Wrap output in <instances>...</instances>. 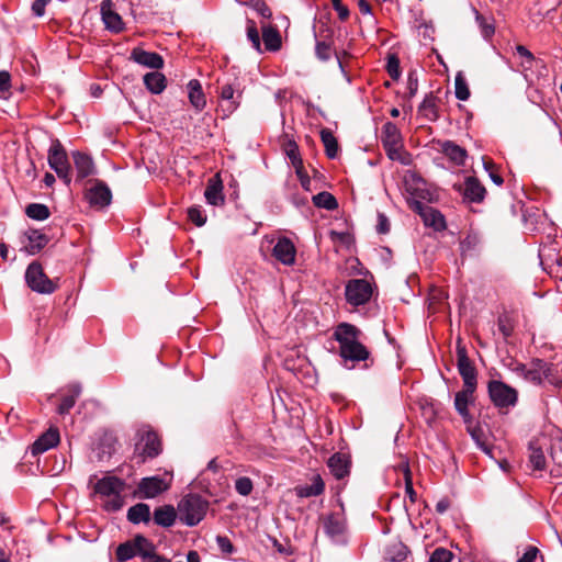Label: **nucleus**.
<instances>
[{"mask_svg":"<svg viewBox=\"0 0 562 562\" xmlns=\"http://www.w3.org/2000/svg\"><path fill=\"white\" fill-rule=\"evenodd\" d=\"M361 330L352 324L340 323L336 326L333 337L339 345L342 366L352 369L356 363L370 357L367 347L360 341Z\"/></svg>","mask_w":562,"mask_h":562,"instance_id":"1","label":"nucleus"},{"mask_svg":"<svg viewBox=\"0 0 562 562\" xmlns=\"http://www.w3.org/2000/svg\"><path fill=\"white\" fill-rule=\"evenodd\" d=\"M381 142L391 160L398 161L404 166L411 164L408 153L403 149L402 134L396 124L393 122L384 123L382 126Z\"/></svg>","mask_w":562,"mask_h":562,"instance_id":"2","label":"nucleus"},{"mask_svg":"<svg viewBox=\"0 0 562 562\" xmlns=\"http://www.w3.org/2000/svg\"><path fill=\"white\" fill-rule=\"evenodd\" d=\"M125 488V482L112 475L103 476L98 480L94 485V491L97 494L108 497L104 503V508L108 512H117L123 507L124 501L122 493Z\"/></svg>","mask_w":562,"mask_h":562,"instance_id":"3","label":"nucleus"},{"mask_svg":"<svg viewBox=\"0 0 562 562\" xmlns=\"http://www.w3.org/2000/svg\"><path fill=\"white\" fill-rule=\"evenodd\" d=\"M209 502L198 494L184 496L178 504L181 522L189 527L196 526L206 515Z\"/></svg>","mask_w":562,"mask_h":562,"instance_id":"4","label":"nucleus"},{"mask_svg":"<svg viewBox=\"0 0 562 562\" xmlns=\"http://www.w3.org/2000/svg\"><path fill=\"white\" fill-rule=\"evenodd\" d=\"M517 371L522 374V376L533 383L541 384L544 380L553 385H558L559 379L553 374L554 367L542 359H533L529 366L520 364L517 368Z\"/></svg>","mask_w":562,"mask_h":562,"instance_id":"5","label":"nucleus"},{"mask_svg":"<svg viewBox=\"0 0 562 562\" xmlns=\"http://www.w3.org/2000/svg\"><path fill=\"white\" fill-rule=\"evenodd\" d=\"M373 295V285L366 279H350L345 285V297L353 307L366 305Z\"/></svg>","mask_w":562,"mask_h":562,"instance_id":"6","label":"nucleus"},{"mask_svg":"<svg viewBox=\"0 0 562 562\" xmlns=\"http://www.w3.org/2000/svg\"><path fill=\"white\" fill-rule=\"evenodd\" d=\"M25 281L32 291L40 294H52L57 289L55 282L44 272L42 265L36 261L27 266Z\"/></svg>","mask_w":562,"mask_h":562,"instance_id":"7","label":"nucleus"},{"mask_svg":"<svg viewBox=\"0 0 562 562\" xmlns=\"http://www.w3.org/2000/svg\"><path fill=\"white\" fill-rule=\"evenodd\" d=\"M487 389L490 398L496 407L503 409L516 405L518 393L514 387L502 381L492 380L488 382Z\"/></svg>","mask_w":562,"mask_h":562,"instance_id":"8","label":"nucleus"},{"mask_svg":"<svg viewBox=\"0 0 562 562\" xmlns=\"http://www.w3.org/2000/svg\"><path fill=\"white\" fill-rule=\"evenodd\" d=\"M172 476L166 473L164 476L153 475L143 477L137 485V495L139 498H155L171 486Z\"/></svg>","mask_w":562,"mask_h":562,"instance_id":"9","label":"nucleus"},{"mask_svg":"<svg viewBox=\"0 0 562 562\" xmlns=\"http://www.w3.org/2000/svg\"><path fill=\"white\" fill-rule=\"evenodd\" d=\"M48 165L67 186L70 184V165L59 142L53 144L48 150Z\"/></svg>","mask_w":562,"mask_h":562,"instance_id":"10","label":"nucleus"},{"mask_svg":"<svg viewBox=\"0 0 562 562\" xmlns=\"http://www.w3.org/2000/svg\"><path fill=\"white\" fill-rule=\"evenodd\" d=\"M457 368L463 380V387L475 391L477 384L476 369L468 357L467 348L461 345L460 340L457 345Z\"/></svg>","mask_w":562,"mask_h":562,"instance_id":"11","label":"nucleus"},{"mask_svg":"<svg viewBox=\"0 0 562 562\" xmlns=\"http://www.w3.org/2000/svg\"><path fill=\"white\" fill-rule=\"evenodd\" d=\"M324 531L333 543L346 546L348 543L346 519L340 514H329L324 519Z\"/></svg>","mask_w":562,"mask_h":562,"instance_id":"12","label":"nucleus"},{"mask_svg":"<svg viewBox=\"0 0 562 562\" xmlns=\"http://www.w3.org/2000/svg\"><path fill=\"white\" fill-rule=\"evenodd\" d=\"M453 188L467 203H480L484 200L486 193L484 186L471 176L467 177L463 182L456 183Z\"/></svg>","mask_w":562,"mask_h":562,"instance_id":"13","label":"nucleus"},{"mask_svg":"<svg viewBox=\"0 0 562 562\" xmlns=\"http://www.w3.org/2000/svg\"><path fill=\"white\" fill-rule=\"evenodd\" d=\"M91 187L86 190V200L91 206L103 209L111 204L112 192L108 184L101 180H91Z\"/></svg>","mask_w":562,"mask_h":562,"instance_id":"14","label":"nucleus"},{"mask_svg":"<svg viewBox=\"0 0 562 562\" xmlns=\"http://www.w3.org/2000/svg\"><path fill=\"white\" fill-rule=\"evenodd\" d=\"M161 451V443L154 431H146L140 440L135 445V454L139 458L138 462H145L147 459L157 457Z\"/></svg>","mask_w":562,"mask_h":562,"instance_id":"15","label":"nucleus"},{"mask_svg":"<svg viewBox=\"0 0 562 562\" xmlns=\"http://www.w3.org/2000/svg\"><path fill=\"white\" fill-rule=\"evenodd\" d=\"M411 207L420 215L426 226L432 227L435 231H442L446 228V221L443 215L434 207L414 200Z\"/></svg>","mask_w":562,"mask_h":562,"instance_id":"16","label":"nucleus"},{"mask_svg":"<svg viewBox=\"0 0 562 562\" xmlns=\"http://www.w3.org/2000/svg\"><path fill=\"white\" fill-rule=\"evenodd\" d=\"M100 11L106 30L113 33H120L123 31L124 23L121 15L114 11L113 2L111 0H102Z\"/></svg>","mask_w":562,"mask_h":562,"instance_id":"17","label":"nucleus"},{"mask_svg":"<svg viewBox=\"0 0 562 562\" xmlns=\"http://www.w3.org/2000/svg\"><path fill=\"white\" fill-rule=\"evenodd\" d=\"M327 467L335 479L342 480L350 474V457L344 452H336L328 459Z\"/></svg>","mask_w":562,"mask_h":562,"instance_id":"18","label":"nucleus"},{"mask_svg":"<svg viewBox=\"0 0 562 562\" xmlns=\"http://www.w3.org/2000/svg\"><path fill=\"white\" fill-rule=\"evenodd\" d=\"M272 255L281 263L292 266L295 262L296 249L288 237H281L276 243Z\"/></svg>","mask_w":562,"mask_h":562,"instance_id":"19","label":"nucleus"},{"mask_svg":"<svg viewBox=\"0 0 562 562\" xmlns=\"http://www.w3.org/2000/svg\"><path fill=\"white\" fill-rule=\"evenodd\" d=\"M60 437L57 428L50 427L42 434L32 445V454L44 453L59 443Z\"/></svg>","mask_w":562,"mask_h":562,"instance_id":"20","label":"nucleus"},{"mask_svg":"<svg viewBox=\"0 0 562 562\" xmlns=\"http://www.w3.org/2000/svg\"><path fill=\"white\" fill-rule=\"evenodd\" d=\"M220 97L226 103L224 111L232 114L239 106L241 91L233 83H225L221 87Z\"/></svg>","mask_w":562,"mask_h":562,"instance_id":"21","label":"nucleus"},{"mask_svg":"<svg viewBox=\"0 0 562 562\" xmlns=\"http://www.w3.org/2000/svg\"><path fill=\"white\" fill-rule=\"evenodd\" d=\"M72 159L77 171V178L82 180L97 172L93 159L81 151H74Z\"/></svg>","mask_w":562,"mask_h":562,"instance_id":"22","label":"nucleus"},{"mask_svg":"<svg viewBox=\"0 0 562 562\" xmlns=\"http://www.w3.org/2000/svg\"><path fill=\"white\" fill-rule=\"evenodd\" d=\"M474 390L463 387V390L457 392L454 395V408L465 423L471 420V415L468 407L474 401Z\"/></svg>","mask_w":562,"mask_h":562,"instance_id":"23","label":"nucleus"},{"mask_svg":"<svg viewBox=\"0 0 562 562\" xmlns=\"http://www.w3.org/2000/svg\"><path fill=\"white\" fill-rule=\"evenodd\" d=\"M132 58L135 63L151 69H160L164 66L162 57L154 52L134 49L132 52Z\"/></svg>","mask_w":562,"mask_h":562,"instance_id":"24","label":"nucleus"},{"mask_svg":"<svg viewBox=\"0 0 562 562\" xmlns=\"http://www.w3.org/2000/svg\"><path fill=\"white\" fill-rule=\"evenodd\" d=\"M325 491V483L319 474L312 477V483L306 485H299L295 487V494L301 498H308L318 496Z\"/></svg>","mask_w":562,"mask_h":562,"instance_id":"25","label":"nucleus"},{"mask_svg":"<svg viewBox=\"0 0 562 562\" xmlns=\"http://www.w3.org/2000/svg\"><path fill=\"white\" fill-rule=\"evenodd\" d=\"M133 543L135 547L136 555L142 557L144 560L155 562L156 558H161V555L156 554L155 546L144 536H136L133 539Z\"/></svg>","mask_w":562,"mask_h":562,"instance_id":"26","label":"nucleus"},{"mask_svg":"<svg viewBox=\"0 0 562 562\" xmlns=\"http://www.w3.org/2000/svg\"><path fill=\"white\" fill-rule=\"evenodd\" d=\"M188 97L192 106L199 112L202 111L206 105V100L200 81L191 79L188 82Z\"/></svg>","mask_w":562,"mask_h":562,"instance_id":"27","label":"nucleus"},{"mask_svg":"<svg viewBox=\"0 0 562 562\" xmlns=\"http://www.w3.org/2000/svg\"><path fill=\"white\" fill-rule=\"evenodd\" d=\"M177 518V512L171 505H164L154 510V521L156 525L169 528L173 526Z\"/></svg>","mask_w":562,"mask_h":562,"instance_id":"28","label":"nucleus"},{"mask_svg":"<svg viewBox=\"0 0 562 562\" xmlns=\"http://www.w3.org/2000/svg\"><path fill=\"white\" fill-rule=\"evenodd\" d=\"M205 200L209 204L218 206L224 203L223 184L220 180L211 179L204 191Z\"/></svg>","mask_w":562,"mask_h":562,"instance_id":"29","label":"nucleus"},{"mask_svg":"<svg viewBox=\"0 0 562 562\" xmlns=\"http://www.w3.org/2000/svg\"><path fill=\"white\" fill-rule=\"evenodd\" d=\"M145 87L154 94H159L166 89V77L158 71H151L144 76Z\"/></svg>","mask_w":562,"mask_h":562,"instance_id":"30","label":"nucleus"},{"mask_svg":"<svg viewBox=\"0 0 562 562\" xmlns=\"http://www.w3.org/2000/svg\"><path fill=\"white\" fill-rule=\"evenodd\" d=\"M127 519L132 524L148 522L150 520V508L145 503H138L127 510Z\"/></svg>","mask_w":562,"mask_h":562,"instance_id":"31","label":"nucleus"},{"mask_svg":"<svg viewBox=\"0 0 562 562\" xmlns=\"http://www.w3.org/2000/svg\"><path fill=\"white\" fill-rule=\"evenodd\" d=\"M69 394L65 395L61 398V402L57 408L58 414L65 415L68 414L69 411L75 406L76 400L81 394V385L78 383H74L69 386Z\"/></svg>","mask_w":562,"mask_h":562,"instance_id":"32","label":"nucleus"},{"mask_svg":"<svg viewBox=\"0 0 562 562\" xmlns=\"http://www.w3.org/2000/svg\"><path fill=\"white\" fill-rule=\"evenodd\" d=\"M262 41L267 50L276 52L281 47L280 33L272 26L262 27Z\"/></svg>","mask_w":562,"mask_h":562,"instance_id":"33","label":"nucleus"},{"mask_svg":"<svg viewBox=\"0 0 562 562\" xmlns=\"http://www.w3.org/2000/svg\"><path fill=\"white\" fill-rule=\"evenodd\" d=\"M408 555V548L403 542L390 544L385 550V560L390 562H404Z\"/></svg>","mask_w":562,"mask_h":562,"instance_id":"34","label":"nucleus"},{"mask_svg":"<svg viewBox=\"0 0 562 562\" xmlns=\"http://www.w3.org/2000/svg\"><path fill=\"white\" fill-rule=\"evenodd\" d=\"M443 154L457 165H463L467 158V151L459 145L447 140L442 145Z\"/></svg>","mask_w":562,"mask_h":562,"instance_id":"35","label":"nucleus"},{"mask_svg":"<svg viewBox=\"0 0 562 562\" xmlns=\"http://www.w3.org/2000/svg\"><path fill=\"white\" fill-rule=\"evenodd\" d=\"M321 139L325 147V151L328 158L334 159L338 154V143L333 132L329 128H323L321 131Z\"/></svg>","mask_w":562,"mask_h":562,"instance_id":"36","label":"nucleus"},{"mask_svg":"<svg viewBox=\"0 0 562 562\" xmlns=\"http://www.w3.org/2000/svg\"><path fill=\"white\" fill-rule=\"evenodd\" d=\"M312 201L315 206L325 209L327 211H334L338 207V202L336 198L327 191H323L315 194L312 198Z\"/></svg>","mask_w":562,"mask_h":562,"instance_id":"37","label":"nucleus"},{"mask_svg":"<svg viewBox=\"0 0 562 562\" xmlns=\"http://www.w3.org/2000/svg\"><path fill=\"white\" fill-rule=\"evenodd\" d=\"M27 250L32 255L40 252L48 243V238L46 237V235L42 234L38 231H31L27 235Z\"/></svg>","mask_w":562,"mask_h":562,"instance_id":"38","label":"nucleus"},{"mask_svg":"<svg viewBox=\"0 0 562 562\" xmlns=\"http://www.w3.org/2000/svg\"><path fill=\"white\" fill-rule=\"evenodd\" d=\"M25 214L35 221H45L49 217V209L42 203H31L25 209Z\"/></svg>","mask_w":562,"mask_h":562,"instance_id":"39","label":"nucleus"},{"mask_svg":"<svg viewBox=\"0 0 562 562\" xmlns=\"http://www.w3.org/2000/svg\"><path fill=\"white\" fill-rule=\"evenodd\" d=\"M454 94L460 101H467L470 98V89L461 71H459L454 78Z\"/></svg>","mask_w":562,"mask_h":562,"instance_id":"40","label":"nucleus"},{"mask_svg":"<svg viewBox=\"0 0 562 562\" xmlns=\"http://www.w3.org/2000/svg\"><path fill=\"white\" fill-rule=\"evenodd\" d=\"M285 154L290 159L291 164L293 165V167L296 168L297 175H300V169L302 168L303 161L295 142L290 140L288 143L285 147Z\"/></svg>","mask_w":562,"mask_h":562,"instance_id":"41","label":"nucleus"},{"mask_svg":"<svg viewBox=\"0 0 562 562\" xmlns=\"http://www.w3.org/2000/svg\"><path fill=\"white\" fill-rule=\"evenodd\" d=\"M135 555H136V552H135V547H134L133 540L121 543L116 548V559L119 562H126V561L131 560L132 558H134Z\"/></svg>","mask_w":562,"mask_h":562,"instance_id":"42","label":"nucleus"},{"mask_svg":"<svg viewBox=\"0 0 562 562\" xmlns=\"http://www.w3.org/2000/svg\"><path fill=\"white\" fill-rule=\"evenodd\" d=\"M529 462L532 468L538 471H542L546 468V457L541 448H535L530 446Z\"/></svg>","mask_w":562,"mask_h":562,"instance_id":"43","label":"nucleus"},{"mask_svg":"<svg viewBox=\"0 0 562 562\" xmlns=\"http://www.w3.org/2000/svg\"><path fill=\"white\" fill-rule=\"evenodd\" d=\"M247 38L258 53L262 52L258 29L256 26V23L250 20L247 22Z\"/></svg>","mask_w":562,"mask_h":562,"instance_id":"44","label":"nucleus"},{"mask_svg":"<svg viewBox=\"0 0 562 562\" xmlns=\"http://www.w3.org/2000/svg\"><path fill=\"white\" fill-rule=\"evenodd\" d=\"M188 217L198 227L203 226L206 223V215L200 205H193L188 209Z\"/></svg>","mask_w":562,"mask_h":562,"instance_id":"45","label":"nucleus"},{"mask_svg":"<svg viewBox=\"0 0 562 562\" xmlns=\"http://www.w3.org/2000/svg\"><path fill=\"white\" fill-rule=\"evenodd\" d=\"M252 488V481L247 476H240L235 482V490L241 496H248Z\"/></svg>","mask_w":562,"mask_h":562,"instance_id":"46","label":"nucleus"},{"mask_svg":"<svg viewBox=\"0 0 562 562\" xmlns=\"http://www.w3.org/2000/svg\"><path fill=\"white\" fill-rule=\"evenodd\" d=\"M476 13V22L479 23V26L481 29V33L483 35V37L485 40H488L493 36L494 32H495V29H494V25L488 23L484 16H482L477 11H475Z\"/></svg>","mask_w":562,"mask_h":562,"instance_id":"47","label":"nucleus"},{"mask_svg":"<svg viewBox=\"0 0 562 562\" xmlns=\"http://www.w3.org/2000/svg\"><path fill=\"white\" fill-rule=\"evenodd\" d=\"M315 54L318 59L326 61L331 56V46L325 41H317L315 46Z\"/></svg>","mask_w":562,"mask_h":562,"instance_id":"48","label":"nucleus"},{"mask_svg":"<svg viewBox=\"0 0 562 562\" xmlns=\"http://www.w3.org/2000/svg\"><path fill=\"white\" fill-rule=\"evenodd\" d=\"M436 99L432 94H428L424 98L423 102L419 105V111L424 112L426 116L436 115Z\"/></svg>","mask_w":562,"mask_h":562,"instance_id":"49","label":"nucleus"},{"mask_svg":"<svg viewBox=\"0 0 562 562\" xmlns=\"http://www.w3.org/2000/svg\"><path fill=\"white\" fill-rule=\"evenodd\" d=\"M452 559V552L445 548H437L434 550L429 558V562H450Z\"/></svg>","mask_w":562,"mask_h":562,"instance_id":"50","label":"nucleus"},{"mask_svg":"<svg viewBox=\"0 0 562 562\" xmlns=\"http://www.w3.org/2000/svg\"><path fill=\"white\" fill-rule=\"evenodd\" d=\"M404 475H405V493L409 497L411 502L415 503L416 498H417V494L413 487V481H412V475H411L408 465L405 467Z\"/></svg>","mask_w":562,"mask_h":562,"instance_id":"51","label":"nucleus"},{"mask_svg":"<svg viewBox=\"0 0 562 562\" xmlns=\"http://www.w3.org/2000/svg\"><path fill=\"white\" fill-rule=\"evenodd\" d=\"M216 544L224 554H232L235 551L232 541L226 536H216Z\"/></svg>","mask_w":562,"mask_h":562,"instance_id":"52","label":"nucleus"},{"mask_svg":"<svg viewBox=\"0 0 562 562\" xmlns=\"http://www.w3.org/2000/svg\"><path fill=\"white\" fill-rule=\"evenodd\" d=\"M413 178H414V181L416 184V188H415L413 194H415L416 196H418L420 199L430 200V198H429L430 193L427 190L422 188L425 186V181L420 177L413 176Z\"/></svg>","mask_w":562,"mask_h":562,"instance_id":"53","label":"nucleus"},{"mask_svg":"<svg viewBox=\"0 0 562 562\" xmlns=\"http://www.w3.org/2000/svg\"><path fill=\"white\" fill-rule=\"evenodd\" d=\"M516 52L520 57L525 58L522 65L526 66L527 68H530L533 61V55L531 54V52L522 45L516 46Z\"/></svg>","mask_w":562,"mask_h":562,"instance_id":"54","label":"nucleus"},{"mask_svg":"<svg viewBox=\"0 0 562 562\" xmlns=\"http://www.w3.org/2000/svg\"><path fill=\"white\" fill-rule=\"evenodd\" d=\"M407 89L409 98H413L418 90V78L415 71H411L407 77Z\"/></svg>","mask_w":562,"mask_h":562,"instance_id":"55","label":"nucleus"},{"mask_svg":"<svg viewBox=\"0 0 562 562\" xmlns=\"http://www.w3.org/2000/svg\"><path fill=\"white\" fill-rule=\"evenodd\" d=\"M538 553L539 549L537 547L529 546L521 558L518 559V562H535Z\"/></svg>","mask_w":562,"mask_h":562,"instance_id":"56","label":"nucleus"},{"mask_svg":"<svg viewBox=\"0 0 562 562\" xmlns=\"http://www.w3.org/2000/svg\"><path fill=\"white\" fill-rule=\"evenodd\" d=\"M376 231L380 234H386L390 231V222L387 217L382 213H379L378 215Z\"/></svg>","mask_w":562,"mask_h":562,"instance_id":"57","label":"nucleus"},{"mask_svg":"<svg viewBox=\"0 0 562 562\" xmlns=\"http://www.w3.org/2000/svg\"><path fill=\"white\" fill-rule=\"evenodd\" d=\"M10 75L7 71H0V97L10 90Z\"/></svg>","mask_w":562,"mask_h":562,"instance_id":"58","label":"nucleus"},{"mask_svg":"<svg viewBox=\"0 0 562 562\" xmlns=\"http://www.w3.org/2000/svg\"><path fill=\"white\" fill-rule=\"evenodd\" d=\"M398 67L397 58L392 56L387 63V71L393 79H396L400 76Z\"/></svg>","mask_w":562,"mask_h":562,"instance_id":"59","label":"nucleus"},{"mask_svg":"<svg viewBox=\"0 0 562 562\" xmlns=\"http://www.w3.org/2000/svg\"><path fill=\"white\" fill-rule=\"evenodd\" d=\"M49 0H35L32 3V12L36 16H43L45 13V7Z\"/></svg>","mask_w":562,"mask_h":562,"instance_id":"60","label":"nucleus"},{"mask_svg":"<svg viewBox=\"0 0 562 562\" xmlns=\"http://www.w3.org/2000/svg\"><path fill=\"white\" fill-rule=\"evenodd\" d=\"M333 7L341 21H345L348 19L349 9L345 4H337V5H333Z\"/></svg>","mask_w":562,"mask_h":562,"instance_id":"61","label":"nucleus"},{"mask_svg":"<svg viewBox=\"0 0 562 562\" xmlns=\"http://www.w3.org/2000/svg\"><path fill=\"white\" fill-rule=\"evenodd\" d=\"M449 507H450V502L447 498H441L436 504V512L438 514H445L448 510Z\"/></svg>","mask_w":562,"mask_h":562,"instance_id":"62","label":"nucleus"},{"mask_svg":"<svg viewBox=\"0 0 562 562\" xmlns=\"http://www.w3.org/2000/svg\"><path fill=\"white\" fill-rule=\"evenodd\" d=\"M359 10L362 14H371V5L367 0H359Z\"/></svg>","mask_w":562,"mask_h":562,"instance_id":"63","label":"nucleus"},{"mask_svg":"<svg viewBox=\"0 0 562 562\" xmlns=\"http://www.w3.org/2000/svg\"><path fill=\"white\" fill-rule=\"evenodd\" d=\"M472 438L476 441L477 446L485 452L491 453L490 448L480 440L479 436L476 435V431L471 432Z\"/></svg>","mask_w":562,"mask_h":562,"instance_id":"64","label":"nucleus"}]
</instances>
